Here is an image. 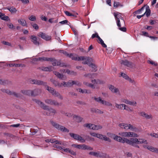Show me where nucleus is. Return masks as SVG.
I'll return each instance as SVG.
<instances>
[{
	"instance_id": "1",
	"label": "nucleus",
	"mask_w": 158,
	"mask_h": 158,
	"mask_svg": "<svg viewBox=\"0 0 158 158\" xmlns=\"http://www.w3.org/2000/svg\"><path fill=\"white\" fill-rule=\"evenodd\" d=\"M72 60L78 61H83L82 62V64H87L89 65L90 64V62L91 59L88 57L76 56L75 57L72 58Z\"/></svg>"
},
{
	"instance_id": "2",
	"label": "nucleus",
	"mask_w": 158,
	"mask_h": 158,
	"mask_svg": "<svg viewBox=\"0 0 158 158\" xmlns=\"http://www.w3.org/2000/svg\"><path fill=\"white\" fill-rule=\"evenodd\" d=\"M119 126L121 128L124 129L126 130L130 129L132 131L136 132H137L138 131V129L133 127L132 125L130 124L122 123H120L119 124Z\"/></svg>"
},
{
	"instance_id": "3",
	"label": "nucleus",
	"mask_w": 158,
	"mask_h": 158,
	"mask_svg": "<svg viewBox=\"0 0 158 158\" xmlns=\"http://www.w3.org/2000/svg\"><path fill=\"white\" fill-rule=\"evenodd\" d=\"M119 135L122 137H138L139 135L132 132H123L119 133Z\"/></svg>"
},
{
	"instance_id": "4",
	"label": "nucleus",
	"mask_w": 158,
	"mask_h": 158,
	"mask_svg": "<svg viewBox=\"0 0 158 158\" xmlns=\"http://www.w3.org/2000/svg\"><path fill=\"white\" fill-rule=\"evenodd\" d=\"M46 88L49 92L51 93L55 97H57L58 98L61 99H63V97L58 92H56L53 88L50 87L47 85Z\"/></svg>"
},
{
	"instance_id": "5",
	"label": "nucleus",
	"mask_w": 158,
	"mask_h": 158,
	"mask_svg": "<svg viewBox=\"0 0 158 158\" xmlns=\"http://www.w3.org/2000/svg\"><path fill=\"white\" fill-rule=\"evenodd\" d=\"M93 98L97 102L100 103L104 105L107 106H111L112 104L109 102H107L106 101L103 100L100 97L96 98L95 97H93Z\"/></svg>"
},
{
	"instance_id": "6",
	"label": "nucleus",
	"mask_w": 158,
	"mask_h": 158,
	"mask_svg": "<svg viewBox=\"0 0 158 158\" xmlns=\"http://www.w3.org/2000/svg\"><path fill=\"white\" fill-rule=\"evenodd\" d=\"M50 123L53 127L58 130L65 132H68L69 131V130L64 127L59 125L53 121H50Z\"/></svg>"
},
{
	"instance_id": "7",
	"label": "nucleus",
	"mask_w": 158,
	"mask_h": 158,
	"mask_svg": "<svg viewBox=\"0 0 158 158\" xmlns=\"http://www.w3.org/2000/svg\"><path fill=\"white\" fill-rule=\"evenodd\" d=\"M72 146L79 149L82 150H92L93 148L89 146H87L85 144H73Z\"/></svg>"
},
{
	"instance_id": "8",
	"label": "nucleus",
	"mask_w": 158,
	"mask_h": 158,
	"mask_svg": "<svg viewBox=\"0 0 158 158\" xmlns=\"http://www.w3.org/2000/svg\"><path fill=\"white\" fill-rule=\"evenodd\" d=\"M83 127L94 130H98L101 129L102 128V127L101 126L99 125H96L91 123L85 124L83 125Z\"/></svg>"
},
{
	"instance_id": "9",
	"label": "nucleus",
	"mask_w": 158,
	"mask_h": 158,
	"mask_svg": "<svg viewBox=\"0 0 158 158\" xmlns=\"http://www.w3.org/2000/svg\"><path fill=\"white\" fill-rule=\"evenodd\" d=\"M134 140V141L132 142L131 145L138 148H139L138 144H141L144 143H146V141L143 139H137L135 138Z\"/></svg>"
},
{
	"instance_id": "10",
	"label": "nucleus",
	"mask_w": 158,
	"mask_h": 158,
	"mask_svg": "<svg viewBox=\"0 0 158 158\" xmlns=\"http://www.w3.org/2000/svg\"><path fill=\"white\" fill-rule=\"evenodd\" d=\"M1 91L3 92L6 93L10 95H12L17 98L20 97L21 96V95L19 94L16 93L14 92H11L7 89H2Z\"/></svg>"
},
{
	"instance_id": "11",
	"label": "nucleus",
	"mask_w": 158,
	"mask_h": 158,
	"mask_svg": "<svg viewBox=\"0 0 158 158\" xmlns=\"http://www.w3.org/2000/svg\"><path fill=\"white\" fill-rule=\"evenodd\" d=\"M120 63L121 64H123L130 68H132L135 66V64L126 60H121L120 61Z\"/></svg>"
},
{
	"instance_id": "12",
	"label": "nucleus",
	"mask_w": 158,
	"mask_h": 158,
	"mask_svg": "<svg viewBox=\"0 0 158 158\" xmlns=\"http://www.w3.org/2000/svg\"><path fill=\"white\" fill-rule=\"evenodd\" d=\"M30 82L32 84H34L38 85H43L45 86V87L47 85L46 82H44L43 81L37 80H31L30 81Z\"/></svg>"
},
{
	"instance_id": "13",
	"label": "nucleus",
	"mask_w": 158,
	"mask_h": 158,
	"mask_svg": "<svg viewBox=\"0 0 158 158\" xmlns=\"http://www.w3.org/2000/svg\"><path fill=\"white\" fill-rule=\"evenodd\" d=\"M70 136L73 138L74 139L78 140L81 142H85V140L80 136L74 133H70L69 134Z\"/></svg>"
},
{
	"instance_id": "14",
	"label": "nucleus",
	"mask_w": 158,
	"mask_h": 158,
	"mask_svg": "<svg viewBox=\"0 0 158 158\" xmlns=\"http://www.w3.org/2000/svg\"><path fill=\"white\" fill-rule=\"evenodd\" d=\"M38 35L39 37H41L43 39L47 41L50 40L51 38V37L50 36L42 32L39 33Z\"/></svg>"
},
{
	"instance_id": "15",
	"label": "nucleus",
	"mask_w": 158,
	"mask_h": 158,
	"mask_svg": "<svg viewBox=\"0 0 158 158\" xmlns=\"http://www.w3.org/2000/svg\"><path fill=\"white\" fill-rule=\"evenodd\" d=\"M34 101L35 103H36L37 104H38L44 109H48V106H47L45 105L41 101L37 99H34Z\"/></svg>"
},
{
	"instance_id": "16",
	"label": "nucleus",
	"mask_w": 158,
	"mask_h": 158,
	"mask_svg": "<svg viewBox=\"0 0 158 158\" xmlns=\"http://www.w3.org/2000/svg\"><path fill=\"white\" fill-rule=\"evenodd\" d=\"M34 101L35 103H36L37 104H38L44 109H48V106H47L45 105L41 101L37 99H34Z\"/></svg>"
},
{
	"instance_id": "17",
	"label": "nucleus",
	"mask_w": 158,
	"mask_h": 158,
	"mask_svg": "<svg viewBox=\"0 0 158 158\" xmlns=\"http://www.w3.org/2000/svg\"><path fill=\"white\" fill-rule=\"evenodd\" d=\"M109 88L112 92L116 93L119 95H120L119 90L118 88H116L112 85H110L109 86Z\"/></svg>"
},
{
	"instance_id": "18",
	"label": "nucleus",
	"mask_w": 158,
	"mask_h": 158,
	"mask_svg": "<svg viewBox=\"0 0 158 158\" xmlns=\"http://www.w3.org/2000/svg\"><path fill=\"white\" fill-rule=\"evenodd\" d=\"M97 138L102 140L109 142H111V140L108 137H107L106 135L101 134H98Z\"/></svg>"
},
{
	"instance_id": "19",
	"label": "nucleus",
	"mask_w": 158,
	"mask_h": 158,
	"mask_svg": "<svg viewBox=\"0 0 158 158\" xmlns=\"http://www.w3.org/2000/svg\"><path fill=\"white\" fill-rule=\"evenodd\" d=\"M116 21L117 25L119 29L121 31L125 32L126 31V27H124V26L121 27V26H123L121 23V21H120V20H116Z\"/></svg>"
},
{
	"instance_id": "20",
	"label": "nucleus",
	"mask_w": 158,
	"mask_h": 158,
	"mask_svg": "<svg viewBox=\"0 0 158 158\" xmlns=\"http://www.w3.org/2000/svg\"><path fill=\"white\" fill-rule=\"evenodd\" d=\"M139 114L142 117L145 118L147 119H152V116L151 114H148L143 111L139 112Z\"/></svg>"
},
{
	"instance_id": "21",
	"label": "nucleus",
	"mask_w": 158,
	"mask_h": 158,
	"mask_svg": "<svg viewBox=\"0 0 158 158\" xmlns=\"http://www.w3.org/2000/svg\"><path fill=\"white\" fill-rule=\"evenodd\" d=\"M54 74L58 78L62 80H65L66 77H64V75L61 73H60L58 72L55 71L53 72Z\"/></svg>"
},
{
	"instance_id": "22",
	"label": "nucleus",
	"mask_w": 158,
	"mask_h": 158,
	"mask_svg": "<svg viewBox=\"0 0 158 158\" xmlns=\"http://www.w3.org/2000/svg\"><path fill=\"white\" fill-rule=\"evenodd\" d=\"M74 81H69L67 82L63 81V85L64 87H71L74 85Z\"/></svg>"
},
{
	"instance_id": "23",
	"label": "nucleus",
	"mask_w": 158,
	"mask_h": 158,
	"mask_svg": "<svg viewBox=\"0 0 158 158\" xmlns=\"http://www.w3.org/2000/svg\"><path fill=\"white\" fill-rule=\"evenodd\" d=\"M41 89H36L33 90L31 91V96H36L41 93Z\"/></svg>"
},
{
	"instance_id": "24",
	"label": "nucleus",
	"mask_w": 158,
	"mask_h": 158,
	"mask_svg": "<svg viewBox=\"0 0 158 158\" xmlns=\"http://www.w3.org/2000/svg\"><path fill=\"white\" fill-rule=\"evenodd\" d=\"M18 21L20 24L23 26H27V23L26 21L23 18H20L18 20Z\"/></svg>"
},
{
	"instance_id": "25",
	"label": "nucleus",
	"mask_w": 158,
	"mask_h": 158,
	"mask_svg": "<svg viewBox=\"0 0 158 158\" xmlns=\"http://www.w3.org/2000/svg\"><path fill=\"white\" fill-rule=\"evenodd\" d=\"M47 110V114L48 115H51L54 114L56 112V110L52 108L49 109L48 108V109Z\"/></svg>"
},
{
	"instance_id": "26",
	"label": "nucleus",
	"mask_w": 158,
	"mask_h": 158,
	"mask_svg": "<svg viewBox=\"0 0 158 158\" xmlns=\"http://www.w3.org/2000/svg\"><path fill=\"white\" fill-rule=\"evenodd\" d=\"M31 39L34 44L37 45H39V42L37 41V39L36 36L34 35H31Z\"/></svg>"
},
{
	"instance_id": "27",
	"label": "nucleus",
	"mask_w": 158,
	"mask_h": 158,
	"mask_svg": "<svg viewBox=\"0 0 158 158\" xmlns=\"http://www.w3.org/2000/svg\"><path fill=\"white\" fill-rule=\"evenodd\" d=\"M60 53H62L65 55V56H69L72 59L73 57H75V56H73V54L71 53L70 54H68L67 52L63 50H60L59 51Z\"/></svg>"
},
{
	"instance_id": "28",
	"label": "nucleus",
	"mask_w": 158,
	"mask_h": 158,
	"mask_svg": "<svg viewBox=\"0 0 158 158\" xmlns=\"http://www.w3.org/2000/svg\"><path fill=\"white\" fill-rule=\"evenodd\" d=\"M73 118L75 119V121L78 123L81 122L83 119L81 117L75 115H73Z\"/></svg>"
},
{
	"instance_id": "29",
	"label": "nucleus",
	"mask_w": 158,
	"mask_h": 158,
	"mask_svg": "<svg viewBox=\"0 0 158 158\" xmlns=\"http://www.w3.org/2000/svg\"><path fill=\"white\" fill-rule=\"evenodd\" d=\"M97 157L102 158L109 157V155L105 153H98Z\"/></svg>"
},
{
	"instance_id": "30",
	"label": "nucleus",
	"mask_w": 158,
	"mask_h": 158,
	"mask_svg": "<svg viewBox=\"0 0 158 158\" xmlns=\"http://www.w3.org/2000/svg\"><path fill=\"white\" fill-rule=\"evenodd\" d=\"M39 60H40V61H49V60H52V59L51 58H48L47 57H45L44 56H43L42 57H39Z\"/></svg>"
},
{
	"instance_id": "31",
	"label": "nucleus",
	"mask_w": 158,
	"mask_h": 158,
	"mask_svg": "<svg viewBox=\"0 0 158 158\" xmlns=\"http://www.w3.org/2000/svg\"><path fill=\"white\" fill-rule=\"evenodd\" d=\"M0 18L1 19L5 21L9 19L8 16L5 15L4 14L1 13H0Z\"/></svg>"
},
{
	"instance_id": "32",
	"label": "nucleus",
	"mask_w": 158,
	"mask_h": 158,
	"mask_svg": "<svg viewBox=\"0 0 158 158\" xmlns=\"http://www.w3.org/2000/svg\"><path fill=\"white\" fill-rule=\"evenodd\" d=\"M147 149L153 152H155L157 153L158 149L156 148H154L151 146H148L147 147Z\"/></svg>"
},
{
	"instance_id": "33",
	"label": "nucleus",
	"mask_w": 158,
	"mask_h": 158,
	"mask_svg": "<svg viewBox=\"0 0 158 158\" xmlns=\"http://www.w3.org/2000/svg\"><path fill=\"white\" fill-rule=\"evenodd\" d=\"M52 60H49L52 62V64L54 66L60 65V61H57L56 60L52 58Z\"/></svg>"
},
{
	"instance_id": "34",
	"label": "nucleus",
	"mask_w": 158,
	"mask_h": 158,
	"mask_svg": "<svg viewBox=\"0 0 158 158\" xmlns=\"http://www.w3.org/2000/svg\"><path fill=\"white\" fill-rule=\"evenodd\" d=\"M39 69L42 71H49L51 70V68L50 67H45L44 66L41 67L39 68Z\"/></svg>"
},
{
	"instance_id": "35",
	"label": "nucleus",
	"mask_w": 158,
	"mask_h": 158,
	"mask_svg": "<svg viewBox=\"0 0 158 158\" xmlns=\"http://www.w3.org/2000/svg\"><path fill=\"white\" fill-rule=\"evenodd\" d=\"M91 111L93 112H95L97 113L103 114V112L102 111L95 108H92L91 109Z\"/></svg>"
},
{
	"instance_id": "36",
	"label": "nucleus",
	"mask_w": 158,
	"mask_h": 158,
	"mask_svg": "<svg viewBox=\"0 0 158 158\" xmlns=\"http://www.w3.org/2000/svg\"><path fill=\"white\" fill-rule=\"evenodd\" d=\"M89 66L90 67L92 68V71L93 72H95L97 70V67L94 64L91 63L89 65Z\"/></svg>"
},
{
	"instance_id": "37",
	"label": "nucleus",
	"mask_w": 158,
	"mask_h": 158,
	"mask_svg": "<svg viewBox=\"0 0 158 158\" xmlns=\"http://www.w3.org/2000/svg\"><path fill=\"white\" fill-rule=\"evenodd\" d=\"M21 92L24 95H29L31 94V90H22Z\"/></svg>"
},
{
	"instance_id": "38",
	"label": "nucleus",
	"mask_w": 158,
	"mask_h": 158,
	"mask_svg": "<svg viewBox=\"0 0 158 158\" xmlns=\"http://www.w3.org/2000/svg\"><path fill=\"white\" fill-rule=\"evenodd\" d=\"M114 15L116 20H120V17L121 16V14L120 13L118 12L114 13Z\"/></svg>"
},
{
	"instance_id": "39",
	"label": "nucleus",
	"mask_w": 158,
	"mask_h": 158,
	"mask_svg": "<svg viewBox=\"0 0 158 158\" xmlns=\"http://www.w3.org/2000/svg\"><path fill=\"white\" fill-rule=\"evenodd\" d=\"M7 9L12 13H16L17 11L16 9L13 7H7Z\"/></svg>"
},
{
	"instance_id": "40",
	"label": "nucleus",
	"mask_w": 158,
	"mask_h": 158,
	"mask_svg": "<svg viewBox=\"0 0 158 158\" xmlns=\"http://www.w3.org/2000/svg\"><path fill=\"white\" fill-rule=\"evenodd\" d=\"M151 11L149 6H147L146 7V10L145 12L143 14L146 15L148 17L150 15Z\"/></svg>"
},
{
	"instance_id": "41",
	"label": "nucleus",
	"mask_w": 158,
	"mask_h": 158,
	"mask_svg": "<svg viewBox=\"0 0 158 158\" xmlns=\"http://www.w3.org/2000/svg\"><path fill=\"white\" fill-rule=\"evenodd\" d=\"M79 92L82 93H87L89 94L90 93V91L86 89H82L81 88H79Z\"/></svg>"
},
{
	"instance_id": "42",
	"label": "nucleus",
	"mask_w": 158,
	"mask_h": 158,
	"mask_svg": "<svg viewBox=\"0 0 158 158\" xmlns=\"http://www.w3.org/2000/svg\"><path fill=\"white\" fill-rule=\"evenodd\" d=\"M135 138H131L130 140L125 138V143L130 145H131L132 142L134 141Z\"/></svg>"
},
{
	"instance_id": "43",
	"label": "nucleus",
	"mask_w": 158,
	"mask_h": 158,
	"mask_svg": "<svg viewBox=\"0 0 158 158\" xmlns=\"http://www.w3.org/2000/svg\"><path fill=\"white\" fill-rule=\"evenodd\" d=\"M98 39L99 41V42H98V43L101 44L103 47L104 48H106V45L104 43L103 40L100 37L98 38Z\"/></svg>"
},
{
	"instance_id": "44",
	"label": "nucleus",
	"mask_w": 158,
	"mask_h": 158,
	"mask_svg": "<svg viewBox=\"0 0 158 158\" xmlns=\"http://www.w3.org/2000/svg\"><path fill=\"white\" fill-rule=\"evenodd\" d=\"M125 106L124 105V104H118L117 103H115V107L117 109L119 110H122L123 106Z\"/></svg>"
},
{
	"instance_id": "45",
	"label": "nucleus",
	"mask_w": 158,
	"mask_h": 158,
	"mask_svg": "<svg viewBox=\"0 0 158 158\" xmlns=\"http://www.w3.org/2000/svg\"><path fill=\"white\" fill-rule=\"evenodd\" d=\"M120 75L126 80H128L130 81H131V79L129 77L127 76V75L125 73H121Z\"/></svg>"
},
{
	"instance_id": "46",
	"label": "nucleus",
	"mask_w": 158,
	"mask_h": 158,
	"mask_svg": "<svg viewBox=\"0 0 158 158\" xmlns=\"http://www.w3.org/2000/svg\"><path fill=\"white\" fill-rule=\"evenodd\" d=\"M113 6L114 7H117L119 6L121 7H122L123 6V5H122L119 2L116 1L114 2Z\"/></svg>"
},
{
	"instance_id": "47",
	"label": "nucleus",
	"mask_w": 158,
	"mask_h": 158,
	"mask_svg": "<svg viewBox=\"0 0 158 158\" xmlns=\"http://www.w3.org/2000/svg\"><path fill=\"white\" fill-rule=\"evenodd\" d=\"M114 135V137L113 138L114 140L118 142H121L122 139V137H121L120 136L116 135Z\"/></svg>"
},
{
	"instance_id": "48",
	"label": "nucleus",
	"mask_w": 158,
	"mask_h": 158,
	"mask_svg": "<svg viewBox=\"0 0 158 158\" xmlns=\"http://www.w3.org/2000/svg\"><path fill=\"white\" fill-rule=\"evenodd\" d=\"M66 73H67L68 74L76 75V73L74 72L73 71H70L69 69L66 70Z\"/></svg>"
},
{
	"instance_id": "49",
	"label": "nucleus",
	"mask_w": 158,
	"mask_h": 158,
	"mask_svg": "<svg viewBox=\"0 0 158 158\" xmlns=\"http://www.w3.org/2000/svg\"><path fill=\"white\" fill-rule=\"evenodd\" d=\"M7 81L5 80L0 79V84L5 85L7 84Z\"/></svg>"
},
{
	"instance_id": "50",
	"label": "nucleus",
	"mask_w": 158,
	"mask_h": 158,
	"mask_svg": "<svg viewBox=\"0 0 158 158\" xmlns=\"http://www.w3.org/2000/svg\"><path fill=\"white\" fill-rule=\"evenodd\" d=\"M31 24L35 30H38L39 29V27L37 24L32 23H31Z\"/></svg>"
},
{
	"instance_id": "51",
	"label": "nucleus",
	"mask_w": 158,
	"mask_h": 158,
	"mask_svg": "<svg viewBox=\"0 0 158 158\" xmlns=\"http://www.w3.org/2000/svg\"><path fill=\"white\" fill-rule=\"evenodd\" d=\"M74 85H76L77 86L80 87L82 85L81 83L78 81H74Z\"/></svg>"
},
{
	"instance_id": "52",
	"label": "nucleus",
	"mask_w": 158,
	"mask_h": 158,
	"mask_svg": "<svg viewBox=\"0 0 158 158\" xmlns=\"http://www.w3.org/2000/svg\"><path fill=\"white\" fill-rule=\"evenodd\" d=\"M52 100L47 99L45 100V102L47 104L52 105Z\"/></svg>"
},
{
	"instance_id": "53",
	"label": "nucleus",
	"mask_w": 158,
	"mask_h": 158,
	"mask_svg": "<svg viewBox=\"0 0 158 158\" xmlns=\"http://www.w3.org/2000/svg\"><path fill=\"white\" fill-rule=\"evenodd\" d=\"M29 19L31 21H35L36 18L35 16L32 15L29 17Z\"/></svg>"
},
{
	"instance_id": "54",
	"label": "nucleus",
	"mask_w": 158,
	"mask_h": 158,
	"mask_svg": "<svg viewBox=\"0 0 158 158\" xmlns=\"http://www.w3.org/2000/svg\"><path fill=\"white\" fill-rule=\"evenodd\" d=\"M128 104L130 105L135 106L136 104V102L135 101H129Z\"/></svg>"
},
{
	"instance_id": "55",
	"label": "nucleus",
	"mask_w": 158,
	"mask_h": 158,
	"mask_svg": "<svg viewBox=\"0 0 158 158\" xmlns=\"http://www.w3.org/2000/svg\"><path fill=\"white\" fill-rule=\"evenodd\" d=\"M2 43L3 44L5 45H7L8 46H11V44L8 42L3 41L2 42Z\"/></svg>"
},
{
	"instance_id": "56",
	"label": "nucleus",
	"mask_w": 158,
	"mask_h": 158,
	"mask_svg": "<svg viewBox=\"0 0 158 158\" xmlns=\"http://www.w3.org/2000/svg\"><path fill=\"white\" fill-rule=\"evenodd\" d=\"M148 63H150L152 65H154L155 66H157V64L156 63L153 61L148 60Z\"/></svg>"
},
{
	"instance_id": "57",
	"label": "nucleus",
	"mask_w": 158,
	"mask_h": 158,
	"mask_svg": "<svg viewBox=\"0 0 158 158\" xmlns=\"http://www.w3.org/2000/svg\"><path fill=\"white\" fill-rule=\"evenodd\" d=\"M121 101L122 102H124L126 104H128L129 100L127 99L122 98L121 99Z\"/></svg>"
},
{
	"instance_id": "58",
	"label": "nucleus",
	"mask_w": 158,
	"mask_h": 158,
	"mask_svg": "<svg viewBox=\"0 0 158 158\" xmlns=\"http://www.w3.org/2000/svg\"><path fill=\"white\" fill-rule=\"evenodd\" d=\"M52 105L58 106L59 105V103L57 101L53 100L52 102Z\"/></svg>"
},
{
	"instance_id": "59",
	"label": "nucleus",
	"mask_w": 158,
	"mask_h": 158,
	"mask_svg": "<svg viewBox=\"0 0 158 158\" xmlns=\"http://www.w3.org/2000/svg\"><path fill=\"white\" fill-rule=\"evenodd\" d=\"M64 13L68 16H74V15L72 14L71 13H69L68 11H64Z\"/></svg>"
},
{
	"instance_id": "60",
	"label": "nucleus",
	"mask_w": 158,
	"mask_h": 158,
	"mask_svg": "<svg viewBox=\"0 0 158 158\" xmlns=\"http://www.w3.org/2000/svg\"><path fill=\"white\" fill-rule=\"evenodd\" d=\"M120 19L121 20V23L122 24V25L123 26H124L125 25V22L123 19V18L122 16H121L120 18Z\"/></svg>"
},
{
	"instance_id": "61",
	"label": "nucleus",
	"mask_w": 158,
	"mask_h": 158,
	"mask_svg": "<svg viewBox=\"0 0 158 158\" xmlns=\"http://www.w3.org/2000/svg\"><path fill=\"white\" fill-rule=\"evenodd\" d=\"M89 154L90 155H92L94 156H96V157H97L98 152H90L89 153Z\"/></svg>"
},
{
	"instance_id": "62",
	"label": "nucleus",
	"mask_w": 158,
	"mask_h": 158,
	"mask_svg": "<svg viewBox=\"0 0 158 158\" xmlns=\"http://www.w3.org/2000/svg\"><path fill=\"white\" fill-rule=\"evenodd\" d=\"M99 37L97 33H96L95 34H93L91 36V38L92 39L94 38L95 37H97L98 39Z\"/></svg>"
},
{
	"instance_id": "63",
	"label": "nucleus",
	"mask_w": 158,
	"mask_h": 158,
	"mask_svg": "<svg viewBox=\"0 0 158 158\" xmlns=\"http://www.w3.org/2000/svg\"><path fill=\"white\" fill-rule=\"evenodd\" d=\"M51 81L55 86H57V85L58 82L53 79L51 80Z\"/></svg>"
},
{
	"instance_id": "64",
	"label": "nucleus",
	"mask_w": 158,
	"mask_h": 158,
	"mask_svg": "<svg viewBox=\"0 0 158 158\" xmlns=\"http://www.w3.org/2000/svg\"><path fill=\"white\" fill-rule=\"evenodd\" d=\"M68 21L67 20H65L60 22L59 23L62 25H63L65 24H67L68 23Z\"/></svg>"
}]
</instances>
